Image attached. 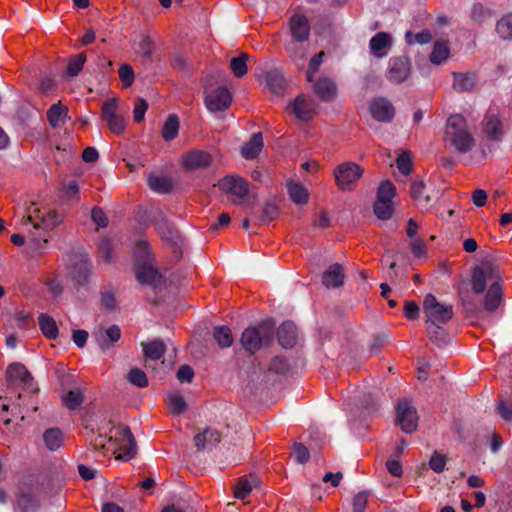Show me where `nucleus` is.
I'll list each match as a JSON object with an SVG mask.
<instances>
[{
    "instance_id": "1a4fd4ad",
    "label": "nucleus",
    "mask_w": 512,
    "mask_h": 512,
    "mask_svg": "<svg viewBox=\"0 0 512 512\" xmlns=\"http://www.w3.org/2000/svg\"><path fill=\"white\" fill-rule=\"evenodd\" d=\"M219 189L233 197L234 204H241L249 193L248 182L238 175H227L218 183Z\"/></svg>"
},
{
    "instance_id": "20e7f679",
    "label": "nucleus",
    "mask_w": 512,
    "mask_h": 512,
    "mask_svg": "<svg viewBox=\"0 0 512 512\" xmlns=\"http://www.w3.org/2000/svg\"><path fill=\"white\" fill-rule=\"evenodd\" d=\"M137 263L135 268L136 278L141 284L157 287L161 283V275L154 266L145 242L137 245Z\"/></svg>"
},
{
    "instance_id": "13d9d810",
    "label": "nucleus",
    "mask_w": 512,
    "mask_h": 512,
    "mask_svg": "<svg viewBox=\"0 0 512 512\" xmlns=\"http://www.w3.org/2000/svg\"><path fill=\"white\" fill-rule=\"evenodd\" d=\"M323 57H324V53L320 52L311 58L310 63H309V68L307 71V75H306V78L309 82L312 81L313 75L316 73L319 66L323 62Z\"/></svg>"
},
{
    "instance_id": "39448f33",
    "label": "nucleus",
    "mask_w": 512,
    "mask_h": 512,
    "mask_svg": "<svg viewBox=\"0 0 512 512\" xmlns=\"http://www.w3.org/2000/svg\"><path fill=\"white\" fill-rule=\"evenodd\" d=\"M272 328L262 323L257 327H248L242 333L240 342L245 351L255 353L272 339Z\"/></svg>"
},
{
    "instance_id": "bb28decb",
    "label": "nucleus",
    "mask_w": 512,
    "mask_h": 512,
    "mask_svg": "<svg viewBox=\"0 0 512 512\" xmlns=\"http://www.w3.org/2000/svg\"><path fill=\"white\" fill-rule=\"evenodd\" d=\"M68 117V109L60 102L53 104L47 111V119L53 128L61 127Z\"/></svg>"
},
{
    "instance_id": "f704fd0d",
    "label": "nucleus",
    "mask_w": 512,
    "mask_h": 512,
    "mask_svg": "<svg viewBox=\"0 0 512 512\" xmlns=\"http://www.w3.org/2000/svg\"><path fill=\"white\" fill-rule=\"evenodd\" d=\"M450 56V49L448 42L436 41L430 55V61L433 64L439 65L446 61Z\"/></svg>"
},
{
    "instance_id": "2f4dec72",
    "label": "nucleus",
    "mask_w": 512,
    "mask_h": 512,
    "mask_svg": "<svg viewBox=\"0 0 512 512\" xmlns=\"http://www.w3.org/2000/svg\"><path fill=\"white\" fill-rule=\"evenodd\" d=\"M258 485L259 479L257 477H251L250 479L241 478L235 487L234 497L243 500Z\"/></svg>"
},
{
    "instance_id": "3c124183",
    "label": "nucleus",
    "mask_w": 512,
    "mask_h": 512,
    "mask_svg": "<svg viewBox=\"0 0 512 512\" xmlns=\"http://www.w3.org/2000/svg\"><path fill=\"white\" fill-rule=\"evenodd\" d=\"M247 55L242 54L238 57L232 58L230 62V67L232 72L236 77H242L247 72Z\"/></svg>"
},
{
    "instance_id": "473e14b6",
    "label": "nucleus",
    "mask_w": 512,
    "mask_h": 512,
    "mask_svg": "<svg viewBox=\"0 0 512 512\" xmlns=\"http://www.w3.org/2000/svg\"><path fill=\"white\" fill-rule=\"evenodd\" d=\"M265 82L266 86L273 94H279L285 88V79L277 70L267 72L265 75Z\"/></svg>"
},
{
    "instance_id": "c85d7f7f",
    "label": "nucleus",
    "mask_w": 512,
    "mask_h": 512,
    "mask_svg": "<svg viewBox=\"0 0 512 512\" xmlns=\"http://www.w3.org/2000/svg\"><path fill=\"white\" fill-rule=\"evenodd\" d=\"M39 508V501L31 494L24 493L18 496L15 504V512H37Z\"/></svg>"
},
{
    "instance_id": "a211bd4d",
    "label": "nucleus",
    "mask_w": 512,
    "mask_h": 512,
    "mask_svg": "<svg viewBox=\"0 0 512 512\" xmlns=\"http://www.w3.org/2000/svg\"><path fill=\"white\" fill-rule=\"evenodd\" d=\"M393 44L392 37L387 32H378L369 42L370 52L376 58H383L388 55Z\"/></svg>"
},
{
    "instance_id": "7c9ffc66",
    "label": "nucleus",
    "mask_w": 512,
    "mask_h": 512,
    "mask_svg": "<svg viewBox=\"0 0 512 512\" xmlns=\"http://www.w3.org/2000/svg\"><path fill=\"white\" fill-rule=\"evenodd\" d=\"M41 332L48 339H55L58 336V327L55 320L48 314L41 313L38 317Z\"/></svg>"
},
{
    "instance_id": "5fc2aeb1",
    "label": "nucleus",
    "mask_w": 512,
    "mask_h": 512,
    "mask_svg": "<svg viewBox=\"0 0 512 512\" xmlns=\"http://www.w3.org/2000/svg\"><path fill=\"white\" fill-rule=\"evenodd\" d=\"M109 129L115 134H122L125 130V119L121 115L106 120Z\"/></svg>"
},
{
    "instance_id": "a19ab883",
    "label": "nucleus",
    "mask_w": 512,
    "mask_h": 512,
    "mask_svg": "<svg viewBox=\"0 0 512 512\" xmlns=\"http://www.w3.org/2000/svg\"><path fill=\"white\" fill-rule=\"evenodd\" d=\"M63 404L70 410L80 407L83 403L84 396L80 389H72L62 394Z\"/></svg>"
},
{
    "instance_id": "864d4df0",
    "label": "nucleus",
    "mask_w": 512,
    "mask_h": 512,
    "mask_svg": "<svg viewBox=\"0 0 512 512\" xmlns=\"http://www.w3.org/2000/svg\"><path fill=\"white\" fill-rule=\"evenodd\" d=\"M429 467L435 473H442L446 467V458L444 455L434 452L429 460Z\"/></svg>"
},
{
    "instance_id": "0eeeda50",
    "label": "nucleus",
    "mask_w": 512,
    "mask_h": 512,
    "mask_svg": "<svg viewBox=\"0 0 512 512\" xmlns=\"http://www.w3.org/2000/svg\"><path fill=\"white\" fill-rule=\"evenodd\" d=\"M337 187L342 191H350L363 175V168L355 162H343L334 169Z\"/></svg>"
},
{
    "instance_id": "49530a36",
    "label": "nucleus",
    "mask_w": 512,
    "mask_h": 512,
    "mask_svg": "<svg viewBox=\"0 0 512 512\" xmlns=\"http://www.w3.org/2000/svg\"><path fill=\"white\" fill-rule=\"evenodd\" d=\"M157 229L161 234V237L166 241L175 242L176 239L178 238L177 231L165 219L157 222Z\"/></svg>"
},
{
    "instance_id": "ddd939ff",
    "label": "nucleus",
    "mask_w": 512,
    "mask_h": 512,
    "mask_svg": "<svg viewBox=\"0 0 512 512\" xmlns=\"http://www.w3.org/2000/svg\"><path fill=\"white\" fill-rule=\"evenodd\" d=\"M232 101L230 92L224 88L219 87L216 90L208 93L205 97V104L209 111L216 112L226 109Z\"/></svg>"
},
{
    "instance_id": "e433bc0d",
    "label": "nucleus",
    "mask_w": 512,
    "mask_h": 512,
    "mask_svg": "<svg viewBox=\"0 0 512 512\" xmlns=\"http://www.w3.org/2000/svg\"><path fill=\"white\" fill-rule=\"evenodd\" d=\"M62 221L61 215L55 211H49L41 216L40 221H35L34 228L42 230H51L60 224Z\"/></svg>"
},
{
    "instance_id": "338daca9",
    "label": "nucleus",
    "mask_w": 512,
    "mask_h": 512,
    "mask_svg": "<svg viewBox=\"0 0 512 512\" xmlns=\"http://www.w3.org/2000/svg\"><path fill=\"white\" fill-rule=\"evenodd\" d=\"M91 218L98 227H106L108 224L105 213L98 207H94L91 211Z\"/></svg>"
},
{
    "instance_id": "6ab92c4d",
    "label": "nucleus",
    "mask_w": 512,
    "mask_h": 512,
    "mask_svg": "<svg viewBox=\"0 0 512 512\" xmlns=\"http://www.w3.org/2000/svg\"><path fill=\"white\" fill-rule=\"evenodd\" d=\"M94 337L100 349L105 351L110 349L120 339L121 331L119 326L111 325L107 329H99Z\"/></svg>"
},
{
    "instance_id": "423d86ee",
    "label": "nucleus",
    "mask_w": 512,
    "mask_h": 512,
    "mask_svg": "<svg viewBox=\"0 0 512 512\" xmlns=\"http://www.w3.org/2000/svg\"><path fill=\"white\" fill-rule=\"evenodd\" d=\"M426 323L445 324L453 317L452 305L440 303L432 294H427L423 301Z\"/></svg>"
},
{
    "instance_id": "6e6d98bb",
    "label": "nucleus",
    "mask_w": 512,
    "mask_h": 512,
    "mask_svg": "<svg viewBox=\"0 0 512 512\" xmlns=\"http://www.w3.org/2000/svg\"><path fill=\"white\" fill-rule=\"evenodd\" d=\"M119 77L126 87L131 86L134 82V71L132 67L128 64H123L119 68Z\"/></svg>"
},
{
    "instance_id": "f3484780",
    "label": "nucleus",
    "mask_w": 512,
    "mask_h": 512,
    "mask_svg": "<svg viewBox=\"0 0 512 512\" xmlns=\"http://www.w3.org/2000/svg\"><path fill=\"white\" fill-rule=\"evenodd\" d=\"M290 32L295 42L303 43L308 40L310 35V25L308 19L301 14H295L291 17Z\"/></svg>"
},
{
    "instance_id": "09e8293b",
    "label": "nucleus",
    "mask_w": 512,
    "mask_h": 512,
    "mask_svg": "<svg viewBox=\"0 0 512 512\" xmlns=\"http://www.w3.org/2000/svg\"><path fill=\"white\" fill-rule=\"evenodd\" d=\"M85 61L86 56L82 53L71 57L67 65V74L71 77L77 76L82 70Z\"/></svg>"
},
{
    "instance_id": "0e129e2a",
    "label": "nucleus",
    "mask_w": 512,
    "mask_h": 512,
    "mask_svg": "<svg viewBox=\"0 0 512 512\" xmlns=\"http://www.w3.org/2000/svg\"><path fill=\"white\" fill-rule=\"evenodd\" d=\"M148 104L144 99H139L133 110L134 120L139 123L144 119L145 113L147 111Z\"/></svg>"
},
{
    "instance_id": "a18cd8bd",
    "label": "nucleus",
    "mask_w": 512,
    "mask_h": 512,
    "mask_svg": "<svg viewBox=\"0 0 512 512\" xmlns=\"http://www.w3.org/2000/svg\"><path fill=\"white\" fill-rule=\"evenodd\" d=\"M442 325L443 324L426 323V329L430 336V340L438 346H442L447 342V337L445 333L441 330Z\"/></svg>"
},
{
    "instance_id": "bf43d9fd",
    "label": "nucleus",
    "mask_w": 512,
    "mask_h": 512,
    "mask_svg": "<svg viewBox=\"0 0 512 512\" xmlns=\"http://www.w3.org/2000/svg\"><path fill=\"white\" fill-rule=\"evenodd\" d=\"M497 411L505 421H512V401H499L497 405Z\"/></svg>"
},
{
    "instance_id": "4468645a",
    "label": "nucleus",
    "mask_w": 512,
    "mask_h": 512,
    "mask_svg": "<svg viewBox=\"0 0 512 512\" xmlns=\"http://www.w3.org/2000/svg\"><path fill=\"white\" fill-rule=\"evenodd\" d=\"M211 162L212 156L203 150H191L181 157L182 165L188 170L206 168Z\"/></svg>"
},
{
    "instance_id": "a878e982",
    "label": "nucleus",
    "mask_w": 512,
    "mask_h": 512,
    "mask_svg": "<svg viewBox=\"0 0 512 512\" xmlns=\"http://www.w3.org/2000/svg\"><path fill=\"white\" fill-rule=\"evenodd\" d=\"M316 94L324 101H330L335 98L337 87L333 80L329 78H321L314 84Z\"/></svg>"
},
{
    "instance_id": "c756f323",
    "label": "nucleus",
    "mask_w": 512,
    "mask_h": 512,
    "mask_svg": "<svg viewBox=\"0 0 512 512\" xmlns=\"http://www.w3.org/2000/svg\"><path fill=\"white\" fill-rule=\"evenodd\" d=\"M143 353L150 360H159L165 353L166 347L163 341L156 339L149 343H141Z\"/></svg>"
},
{
    "instance_id": "4d7b16f0",
    "label": "nucleus",
    "mask_w": 512,
    "mask_h": 512,
    "mask_svg": "<svg viewBox=\"0 0 512 512\" xmlns=\"http://www.w3.org/2000/svg\"><path fill=\"white\" fill-rule=\"evenodd\" d=\"M411 157L407 152L401 153L397 158V167L401 173L408 175L411 171Z\"/></svg>"
},
{
    "instance_id": "72a5a7b5",
    "label": "nucleus",
    "mask_w": 512,
    "mask_h": 512,
    "mask_svg": "<svg viewBox=\"0 0 512 512\" xmlns=\"http://www.w3.org/2000/svg\"><path fill=\"white\" fill-rule=\"evenodd\" d=\"M167 404L173 415H180L187 409V403L184 397L177 391H172L167 394Z\"/></svg>"
},
{
    "instance_id": "f257e3e1",
    "label": "nucleus",
    "mask_w": 512,
    "mask_h": 512,
    "mask_svg": "<svg viewBox=\"0 0 512 512\" xmlns=\"http://www.w3.org/2000/svg\"><path fill=\"white\" fill-rule=\"evenodd\" d=\"M499 280L498 270L489 263L475 267L471 275V288L474 293H483L489 285L483 303L485 311L489 313H493L502 301L503 291Z\"/></svg>"
},
{
    "instance_id": "393cba45",
    "label": "nucleus",
    "mask_w": 512,
    "mask_h": 512,
    "mask_svg": "<svg viewBox=\"0 0 512 512\" xmlns=\"http://www.w3.org/2000/svg\"><path fill=\"white\" fill-rule=\"evenodd\" d=\"M286 188L290 199L297 205L306 204L309 200V192L306 187L295 181H288Z\"/></svg>"
},
{
    "instance_id": "7ed1b4c3",
    "label": "nucleus",
    "mask_w": 512,
    "mask_h": 512,
    "mask_svg": "<svg viewBox=\"0 0 512 512\" xmlns=\"http://www.w3.org/2000/svg\"><path fill=\"white\" fill-rule=\"evenodd\" d=\"M108 450L122 461H129L136 455V441L127 426L119 425L110 430Z\"/></svg>"
},
{
    "instance_id": "dca6fc26",
    "label": "nucleus",
    "mask_w": 512,
    "mask_h": 512,
    "mask_svg": "<svg viewBox=\"0 0 512 512\" xmlns=\"http://www.w3.org/2000/svg\"><path fill=\"white\" fill-rule=\"evenodd\" d=\"M315 110V105L312 100L308 99L304 95H299L291 103L288 108L289 113L293 114L297 119L301 121H308L311 119Z\"/></svg>"
},
{
    "instance_id": "c9c22d12",
    "label": "nucleus",
    "mask_w": 512,
    "mask_h": 512,
    "mask_svg": "<svg viewBox=\"0 0 512 512\" xmlns=\"http://www.w3.org/2000/svg\"><path fill=\"white\" fill-rule=\"evenodd\" d=\"M425 185L421 180L413 181L411 185V194L414 200L421 207L427 209L430 206L431 198L428 195H424Z\"/></svg>"
},
{
    "instance_id": "5701e85b",
    "label": "nucleus",
    "mask_w": 512,
    "mask_h": 512,
    "mask_svg": "<svg viewBox=\"0 0 512 512\" xmlns=\"http://www.w3.org/2000/svg\"><path fill=\"white\" fill-rule=\"evenodd\" d=\"M279 344L283 348H291L295 345L297 339L296 326L294 323L284 322L277 331Z\"/></svg>"
},
{
    "instance_id": "9d476101",
    "label": "nucleus",
    "mask_w": 512,
    "mask_h": 512,
    "mask_svg": "<svg viewBox=\"0 0 512 512\" xmlns=\"http://www.w3.org/2000/svg\"><path fill=\"white\" fill-rule=\"evenodd\" d=\"M70 275L76 289L88 288L93 277L92 261L86 255L81 256L72 266Z\"/></svg>"
},
{
    "instance_id": "4c0bfd02",
    "label": "nucleus",
    "mask_w": 512,
    "mask_h": 512,
    "mask_svg": "<svg viewBox=\"0 0 512 512\" xmlns=\"http://www.w3.org/2000/svg\"><path fill=\"white\" fill-rule=\"evenodd\" d=\"M286 51L296 64L303 65L307 54V49L303 46V43L290 41L286 44Z\"/></svg>"
},
{
    "instance_id": "412c9836",
    "label": "nucleus",
    "mask_w": 512,
    "mask_h": 512,
    "mask_svg": "<svg viewBox=\"0 0 512 512\" xmlns=\"http://www.w3.org/2000/svg\"><path fill=\"white\" fill-rule=\"evenodd\" d=\"M483 133L489 140H500L503 128L498 115L494 113L486 115L483 122Z\"/></svg>"
},
{
    "instance_id": "9b49d317",
    "label": "nucleus",
    "mask_w": 512,
    "mask_h": 512,
    "mask_svg": "<svg viewBox=\"0 0 512 512\" xmlns=\"http://www.w3.org/2000/svg\"><path fill=\"white\" fill-rule=\"evenodd\" d=\"M397 423L405 433H412L418 426L415 407L407 400L400 401L396 407Z\"/></svg>"
},
{
    "instance_id": "69168bd1",
    "label": "nucleus",
    "mask_w": 512,
    "mask_h": 512,
    "mask_svg": "<svg viewBox=\"0 0 512 512\" xmlns=\"http://www.w3.org/2000/svg\"><path fill=\"white\" fill-rule=\"evenodd\" d=\"M368 493L360 492L353 499V512H365Z\"/></svg>"
},
{
    "instance_id": "b1692460",
    "label": "nucleus",
    "mask_w": 512,
    "mask_h": 512,
    "mask_svg": "<svg viewBox=\"0 0 512 512\" xmlns=\"http://www.w3.org/2000/svg\"><path fill=\"white\" fill-rule=\"evenodd\" d=\"M219 441V432L210 428L205 429L202 433H198L194 437V443L198 450L211 448Z\"/></svg>"
},
{
    "instance_id": "aec40b11",
    "label": "nucleus",
    "mask_w": 512,
    "mask_h": 512,
    "mask_svg": "<svg viewBox=\"0 0 512 512\" xmlns=\"http://www.w3.org/2000/svg\"><path fill=\"white\" fill-rule=\"evenodd\" d=\"M6 375L8 382L12 386H27L31 381V376L27 371L26 367L20 363H13L9 365L7 368Z\"/></svg>"
},
{
    "instance_id": "680f3d73",
    "label": "nucleus",
    "mask_w": 512,
    "mask_h": 512,
    "mask_svg": "<svg viewBox=\"0 0 512 512\" xmlns=\"http://www.w3.org/2000/svg\"><path fill=\"white\" fill-rule=\"evenodd\" d=\"M293 454H294L296 462L299 463V464H304L309 459V451L302 444H295L294 445Z\"/></svg>"
},
{
    "instance_id": "79ce46f5",
    "label": "nucleus",
    "mask_w": 512,
    "mask_h": 512,
    "mask_svg": "<svg viewBox=\"0 0 512 512\" xmlns=\"http://www.w3.org/2000/svg\"><path fill=\"white\" fill-rule=\"evenodd\" d=\"M213 337L221 348H228L233 343L231 330L227 326H217L214 328Z\"/></svg>"
},
{
    "instance_id": "8fccbe9b",
    "label": "nucleus",
    "mask_w": 512,
    "mask_h": 512,
    "mask_svg": "<svg viewBox=\"0 0 512 512\" xmlns=\"http://www.w3.org/2000/svg\"><path fill=\"white\" fill-rule=\"evenodd\" d=\"M148 185L153 191L160 193L169 191L171 187L170 181L166 177L161 176H150L148 178Z\"/></svg>"
},
{
    "instance_id": "ea45409f",
    "label": "nucleus",
    "mask_w": 512,
    "mask_h": 512,
    "mask_svg": "<svg viewBox=\"0 0 512 512\" xmlns=\"http://www.w3.org/2000/svg\"><path fill=\"white\" fill-rule=\"evenodd\" d=\"M43 440L49 450L55 451L62 445L63 434L57 428H50L44 432Z\"/></svg>"
},
{
    "instance_id": "774afa93",
    "label": "nucleus",
    "mask_w": 512,
    "mask_h": 512,
    "mask_svg": "<svg viewBox=\"0 0 512 512\" xmlns=\"http://www.w3.org/2000/svg\"><path fill=\"white\" fill-rule=\"evenodd\" d=\"M420 308L419 306L412 301L406 302L404 306V315L409 320H414L419 317Z\"/></svg>"
},
{
    "instance_id": "c03bdc74",
    "label": "nucleus",
    "mask_w": 512,
    "mask_h": 512,
    "mask_svg": "<svg viewBox=\"0 0 512 512\" xmlns=\"http://www.w3.org/2000/svg\"><path fill=\"white\" fill-rule=\"evenodd\" d=\"M496 33L503 40H512V14H506L498 20Z\"/></svg>"
},
{
    "instance_id": "4be33fe9",
    "label": "nucleus",
    "mask_w": 512,
    "mask_h": 512,
    "mask_svg": "<svg viewBox=\"0 0 512 512\" xmlns=\"http://www.w3.org/2000/svg\"><path fill=\"white\" fill-rule=\"evenodd\" d=\"M322 282L327 288H337L344 283L342 266L338 263L331 265L322 276Z\"/></svg>"
},
{
    "instance_id": "de8ad7c7",
    "label": "nucleus",
    "mask_w": 512,
    "mask_h": 512,
    "mask_svg": "<svg viewBox=\"0 0 512 512\" xmlns=\"http://www.w3.org/2000/svg\"><path fill=\"white\" fill-rule=\"evenodd\" d=\"M127 379L136 387L144 388L148 386V378L144 371L139 368H132L127 374Z\"/></svg>"
},
{
    "instance_id": "603ef678",
    "label": "nucleus",
    "mask_w": 512,
    "mask_h": 512,
    "mask_svg": "<svg viewBox=\"0 0 512 512\" xmlns=\"http://www.w3.org/2000/svg\"><path fill=\"white\" fill-rule=\"evenodd\" d=\"M405 38H406L407 43H409V44L418 43V44L423 45V44L429 43L432 40V35L429 31L424 30L417 34H413L412 32H407L405 34Z\"/></svg>"
},
{
    "instance_id": "58836bf2",
    "label": "nucleus",
    "mask_w": 512,
    "mask_h": 512,
    "mask_svg": "<svg viewBox=\"0 0 512 512\" xmlns=\"http://www.w3.org/2000/svg\"><path fill=\"white\" fill-rule=\"evenodd\" d=\"M179 132V120L174 114L169 115L165 121L161 134L165 141H171L175 139Z\"/></svg>"
},
{
    "instance_id": "f8f14e48",
    "label": "nucleus",
    "mask_w": 512,
    "mask_h": 512,
    "mask_svg": "<svg viewBox=\"0 0 512 512\" xmlns=\"http://www.w3.org/2000/svg\"><path fill=\"white\" fill-rule=\"evenodd\" d=\"M411 73V64L406 57H394L388 62L386 77L390 82L402 83L406 81Z\"/></svg>"
},
{
    "instance_id": "f03ea898",
    "label": "nucleus",
    "mask_w": 512,
    "mask_h": 512,
    "mask_svg": "<svg viewBox=\"0 0 512 512\" xmlns=\"http://www.w3.org/2000/svg\"><path fill=\"white\" fill-rule=\"evenodd\" d=\"M445 142L451 149L461 154L468 153L473 149L475 139L462 115L454 114L447 119Z\"/></svg>"
},
{
    "instance_id": "052dcab7",
    "label": "nucleus",
    "mask_w": 512,
    "mask_h": 512,
    "mask_svg": "<svg viewBox=\"0 0 512 512\" xmlns=\"http://www.w3.org/2000/svg\"><path fill=\"white\" fill-rule=\"evenodd\" d=\"M490 11L485 9L481 4L476 3L472 7L471 16L474 21L482 23L487 17L490 16Z\"/></svg>"
},
{
    "instance_id": "2eb2a0df",
    "label": "nucleus",
    "mask_w": 512,
    "mask_h": 512,
    "mask_svg": "<svg viewBox=\"0 0 512 512\" xmlns=\"http://www.w3.org/2000/svg\"><path fill=\"white\" fill-rule=\"evenodd\" d=\"M372 117L380 122H390L395 114L392 103L386 98H376L369 106Z\"/></svg>"
},
{
    "instance_id": "37998d69",
    "label": "nucleus",
    "mask_w": 512,
    "mask_h": 512,
    "mask_svg": "<svg viewBox=\"0 0 512 512\" xmlns=\"http://www.w3.org/2000/svg\"><path fill=\"white\" fill-rule=\"evenodd\" d=\"M475 81H476V77L472 73H466V74L455 73L453 87L457 91H461V92L467 91V90H470L474 86Z\"/></svg>"
},
{
    "instance_id": "cd10ccee",
    "label": "nucleus",
    "mask_w": 512,
    "mask_h": 512,
    "mask_svg": "<svg viewBox=\"0 0 512 512\" xmlns=\"http://www.w3.org/2000/svg\"><path fill=\"white\" fill-rule=\"evenodd\" d=\"M263 148V138L261 133H255L250 140L242 146L241 154L245 159L255 158Z\"/></svg>"
},
{
    "instance_id": "6e6552de",
    "label": "nucleus",
    "mask_w": 512,
    "mask_h": 512,
    "mask_svg": "<svg viewBox=\"0 0 512 512\" xmlns=\"http://www.w3.org/2000/svg\"><path fill=\"white\" fill-rule=\"evenodd\" d=\"M396 194L395 187L390 181H384L380 184L377 191V200L373 210L377 218L388 220L393 214L392 199Z\"/></svg>"
},
{
    "instance_id": "e2e57ef3",
    "label": "nucleus",
    "mask_w": 512,
    "mask_h": 512,
    "mask_svg": "<svg viewBox=\"0 0 512 512\" xmlns=\"http://www.w3.org/2000/svg\"><path fill=\"white\" fill-rule=\"evenodd\" d=\"M117 102L115 99L108 100L102 109L103 119L106 121L110 118L117 116Z\"/></svg>"
}]
</instances>
